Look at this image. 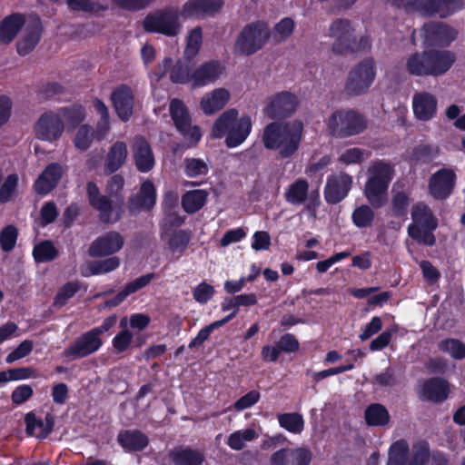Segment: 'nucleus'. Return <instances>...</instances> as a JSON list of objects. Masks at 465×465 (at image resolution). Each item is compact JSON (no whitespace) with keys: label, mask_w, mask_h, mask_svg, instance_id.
Wrapping results in <instances>:
<instances>
[{"label":"nucleus","mask_w":465,"mask_h":465,"mask_svg":"<svg viewBox=\"0 0 465 465\" xmlns=\"http://www.w3.org/2000/svg\"><path fill=\"white\" fill-rule=\"evenodd\" d=\"M252 124L251 116L244 114L238 118V111L234 108L224 111L214 122L212 135L221 139L225 137L228 148L241 145L252 132Z\"/></svg>","instance_id":"nucleus-5"},{"label":"nucleus","mask_w":465,"mask_h":465,"mask_svg":"<svg viewBox=\"0 0 465 465\" xmlns=\"http://www.w3.org/2000/svg\"><path fill=\"white\" fill-rule=\"evenodd\" d=\"M64 130L61 115L52 111L44 113L35 125V133L38 139L46 142L57 141Z\"/></svg>","instance_id":"nucleus-15"},{"label":"nucleus","mask_w":465,"mask_h":465,"mask_svg":"<svg viewBox=\"0 0 465 465\" xmlns=\"http://www.w3.org/2000/svg\"><path fill=\"white\" fill-rule=\"evenodd\" d=\"M352 185V177L346 173L328 176L324 187V198L329 204L341 203L349 193Z\"/></svg>","instance_id":"nucleus-19"},{"label":"nucleus","mask_w":465,"mask_h":465,"mask_svg":"<svg viewBox=\"0 0 465 465\" xmlns=\"http://www.w3.org/2000/svg\"><path fill=\"white\" fill-rule=\"evenodd\" d=\"M203 43V30L201 26L194 27L187 36L184 57L192 61L200 51Z\"/></svg>","instance_id":"nucleus-45"},{"label":"nucleus","mask_w":465,"mask_h":465,"mask_svg":"<svg viewBox=\"0 0 465 465\" xmlns=\"http://www.w3.org/2000/svg\"><path fill=\"white\" fill-rule=\"evenodd\" d=\"M410 205V196L407 193L400 191L395 193L391 198V213L396 218L407 216Z\"/></svg>","instance_id":"nucleus-49"},{"label":"nucleus","mask_w":465,"mask_h":465,"mask_svg":"<svg viewBox=\"0 0 465 465\" xmlns=\"http://www.w3.org/2000/svg\"><path fill=\"white\" fill-rule=\"evenodd\" d=\"M294 21L290 17L281 19L273 27L272 35L276 42L285 41L293 33Z\"/></svg>","instance_id":"nucleus-53"},{"label":"nucleus","mask_w":465,"mask_h":465,"mask_svg":"<svg viewBox=\"0 0 465 465\" xmlns=\"http://www.w3.org/2000/svg\"><path fill=\"white\" fill-rule=\"evenodd\" d=\"M229 99V92L224 88H218L202 98L201 108L205 114H213L222 110Z\"/></svg>","instance_id":"nucleus-33"},{"label":"nucleus","mask_w":465,"mask_h":465,"mask_svg":"<svg viewBox=\"0 0 465 465\" xmlns=\"http://www.w3.org/2000/svg\"><path fill=\"white\" fill-rule=\"evenodd\" d=\"M25 24L23 14L13 13L5 16L0 23V43L8 45L13 42Z\"/></svg>","instance_id":"nucleus-32"},{"label":"nucleus","mask_w":465,"mask_h":465,"mask_svg":"<svg viewBox=\"0 0 465 465\" xmlns=\"http://www.w3.org/2000/svg\"><path fill=\"white\" fill-rule=\"evenodd\" d=\"M364 419L369 426L383 427L390 422L391 416L384 405L371 403L365 409Z\"/></svg>","instance_id":"nucleus-37"},{"label":"nucleus","mask_w":465,"mask_h":465,"mask_svg":"<svg viewBox=\"0 0 465 465\" xmlns=\"http://www.w3.org/2000/svg\"><path fill=\"white\" fill-rule=\"evenodd\" d=\"M154 278V272L143 274L134 279V281L126 283L123 290L127 294V296H129L130 294L134 293L140 291L141 289L146 287Z\"/></svg>","instance_id":"nucleus-62"},{"label":"nucleus","mask_w":465,"mask_h":465,"mask_svg":"<svg viewBox=\"0 0 465 465\" xmlns=\"http://www.w3.org/2000/svg\"><path fill=\"white\" fill-rule=\"evenodd\" d=\"M120 266V259L116 256L94 262L90 265V272L93 275H99L114 271Z\"/></svg>","instance_id":"nucleus-55"},{"label":"nucleus","mask_w":465,"mask_h":465,"mask_svg":"<svg viewBox=\"0 0 465 465\" xmlns=\"http://www.w3.org/2000/svg\"><path fill=\"white\" fill-rule=\"evenodd\" d=\"M437 104L438 101L433 94L428 92L417 93L412 99L413 114L420 121H429L436 115Z\"/></svg>","instance_id":"nucleus-29"},{"label":"nucleus","mask_w":465,"mask_h":465,"mask_svg":"<svg viewBox=\"0 0 465 465\" xmlns=\"http://www.w3.org/2000/svg\"><path fill=\"white\" fill-rule=\"evenodd\" d=\"M94 140V130L87 124L79 127L74 139V146L81 150L86 151L92 144Z\"/></svg>","instance_id":"nucleus-56"},{"label":"nucleus","mask_w":465,"mask_h":465,"mask_svg":"<svg viewBox=\"0 0 465 465\" xmlns=\"http://www.w3.org/2000/svg\"><path fill=\"white\" fill-rule=\"evenodd\" d=\"M214 287L204 281L193 290V297L200 304H206L214 296Z\"/></svg>","instance_id":"nucleus-59"},{"label":"nucleus","mask_w":465,"mask_h":465,"mask_svg":"<svg viewBox=\"0 0 465 465\" xmlns=\"http://www.w3.org/2000/svg\"><path fill=\"white\" fill-rule=\"evenodd\" d=\"M58 216V211L55 203L52 201L43 204L40 210V224L45 227L54 223Z\"/></svg>","instance_id":"nucleus-64"},{"label":"nucleus","mask_w":465,"mask_h":465,"mask_svg":"<svg viewBox=\"0 0 465 465\" xmlns=\"http://www.w3.org/2000/svg\"><path fill=\"white\" fill-rule=\"evenodd\" d=\"M133 333L129 330H123L112 340V345L117 353L125 351L131 345Z\"/></svg>","instance_id":"nucleus-63"},{"label":"nucleus","mask_w":465,"mask_h":465,"mask_svg":"<svg viewBox=\"0 0 465 465\" xmlns=\"http://www.w3.org/2000/svg\"><path fill=\"white\" fill-rule=\"evenodd\" d=\"M59 112L64 121L73 126L80 124L85 118V109L81 104L62 107Z\"/></svg>","instance_id":"nucleus-48"},{"label":"nucleus","mask_w":465,"mask_h":465,"mask_svg":"<svg viewBox=\"0 0 465 465\" xmlns=\"http://www.w3.org/2000/svg\"><path fill=\"white\" fill-rule=\"evenodd\" d=\"M132 150L134 164L140 173H148L154 167V154L145 137L142 135L135 136Z\"/></svg>","instance_id":"nucleus-23"},{"label":"nucleus","mask_w":465,"mask_h":465,"mask_svg":"<svg viewBox=\"0 0 465 465\" xmlns=\"http://www.w3.org/2000/svg\"><path fill=\"white\" fill-rule=\"evenodd\" d=\"M191 232L187 230H177L173 232L168 241L169 248L173 252H183L190 242Z\"/></svg>","instance_id":"nucleus-51"},{"label":"nucleus","mask_w":465,"mask_h":465,"mask_svg":"<svg viewBox=\"0 0 465 465\" xmlns=\"http://www.w3.org/2000/svg\"><path fill=\"white\" fill-rule=\"evenodd\" d=\"M329 35L335 38L332 51L337 54H353L366 51L371 47L369 36H361L359 40L354 35V28L349 19L338 18L329 27Z\"/></svg>","instance_id":"nucleus-6"},{"label":"nucleus","mask_w":465,"mask_h":465,"mask_svg":"<svg viewBox=\"0 0 465 465\" xmlns=\"http://www.w3.org/2000/svg\"><path fill=\"white\" fill-rule=\"evenodd\" d=\"M456 173L452 169L441 168L434 173L429 181L430 195L436 200H446L453 192Z\"/></svg>","instance_id":"nucleus-18"},{"label":"nucleus","mask_w":465,"mask_h":465,"mask_svg":"<svg viewBox=\"0 0 465 465\" xmlns=\"http://www.w3.org/2000/svg\"><path fill=\"white\" fill-rule=\"evenodd\" d=\"M124 178L122 174H114L106 183L105 192L102 194L100 188L94 181L86 183V196L89 205L98 212L101 223H115L122 219L124 198L123 190Z\"/></svg>","instance_id":"nucleus-2"},{"label":"nucleus","mask_w":465,"mask_h":465,"mask_svg":"<svg viewBox=\"0 0 465 465\" xmlns=\"http://www.w3.org/2000/svg\"><path fill=\"white\" fill-rule=\"evenodd\" d=\"M412 5L425 16L447 18L455 12L452 0H414Z\"/></svg>","instance_id":"nucleus-28"},{"label":"nucleus","mask_w":465,"mask_h":465,"mask_svg":"<svg viewBox=\"0 0 465 465\" xmlns=\"http://www.w3.org/2000/svg\"><path fill=\"white\" fill-rule=\"evenodd\" d=\"M298 98L295 94L282 91L272 97L264 108V112L271 119H282L292 115L297 108Z\"/></svg>","instance_id":"nucleus-17"},{"label":"nucleus","mask_w":465,"mask_h":465,"mask_svg":"<svg viewBox=\"0 0 465 465\" xmlns=\"http://www.w3.org/2000/svg\"><path fill=\"white\" fill-rule=\"evenodd\" d=\"M124 243L120 232L110 231L97 237L89 247L91 257H104L119 252Z\"/></svg>","instance_id":"nucleus-21"},{"label":"nucleus","mask_w":465,"mask_h":465,"mask_svg":"<svg viewBox=\"0 0 465 465\" xmlns=\"http://www.w3.org/2000/svg\"><path fill=\"white\" fill-rule=\"evenodd\" d=\"M117 442L125 452H140L149 445V438L140 430H124L118 433Z\"/></svg>","instance_id":"nucleus-30"},{"label":"nucleus","mask_w":465,"mask_h":465,"mask_svg":"<svg viewBox=\"0 0 465 465\" xmlns=\"http://www.w3.org/2000/svg\"><path fill=\"white\" fill-rule=\"evenodd\" d=\"M63 176L62 166L58 163H49L34 183L35 191L45 195L54 190Z\"/></svg>","instance_id":"nucleus-24"},{"label":"nucleus","mask_w":465,"mask_h":465,"mask_svg":"<svg viewBox=\"0 0 465 465\" xmlns=\"http://www.w3.org/2000/svg\"><path fill=\"white\" fill-rule=\"evenodd\" d=\"M143 28L151 34L176 36L181 31L178 9L168 6L148 14L143 18Z\"/></svg>","instance_id":"nucleus-9"},{"label":"nucleus","mask_w":465,"mask_h":465,"mask_svg":"<svg viewBox=\"0 0 465 465\" xmlns=\"http://www.w3.org/2000/svg\"><path fill=\"white\" fill-rule=\"evenodd\" d=\"M421 31L423 45L429 48L446 47L456 38V32L444 23L425 24Z\"/></svg>","instance_id":"nucleus-16"},{"label":"nucleus","mask_w":465,"mask_h":465,"mask_svg":"<svg viewBox=\"0 0 465 465\" xmlns=\"http://www.w3.org/2000/svg\"><path fill=\"white\" fill-rule=\"evenodd\" d=\"M302 134L303 124L301 121H274L265 126L262 141L266 149L278 151V158L288 159L299 150Z\"/></svg>","instance_id":"nucleus-3"},{"label":"nucleus","mask_w":465,"mask_h":465,"mask_svg":"<svg viewBox=\"0 0 465 465\" xmlns=\"http://www.w3.org/2000/svg\"><path fill=\"white\" fill-rule=\"evenodd\" d=\"M376 75L375 63L372 58L360 62L349 74L345 90L350 95H361L371 87Z\"/></svg>","instance_id":"nucleus-11"},{"label":"nucleus","mask_w":465,"mask_h":465,"mask_svg":"<svg viewBox=\"0 0 465 465\" xmlns=\"http://www.w3.org/2000/svg\"><path fill=\"white\" fill-rule=\"evenodd\" d=\"M438 148L430 144H419L412 150L411 157L416 162L429 163L438 155Z\"/></svg>","instance_id":"nucleus-58"},{"label":"nucleus","mask_w":465,"mask_h":465,"mask_svg":"<svg viewBox=\"0 0 465 465\" xmlns=\"http://www.w3.org/2000/svg\"><path fill=\"white\" fill-rule=\"evenodd\" d=\"M25 432L29 436H36L40 440L47 438L54 427V417L51 413H47L45 420L39 419L36 415L30 411L25 416Z\"/></svg>","instance_id":"nucleus-25"},{"label":"nucleus","mask_w":465,"mask_h":465,"mask_svg":"<svg viewBox=\"0 0 465 465\" xmlns=\"http://www.w3.org/2000/svg\"><path fill=\"white\" fill-rule=\"evenodd\" d=\"M156 189L153 183L146 180L141 184L137 193L129 197L127 207L130 214H137L141 211L150 212L156 203Z\"/></svg>","instance_id":"nucleus-20"},{"label":"nucleus","mask_w":465,"mask_h":465,"mask_svg":"<svg viewBox=\"0 0 465 465\" xmlns=\"http://www.w3.org/2000/svg\"><path fill=\"white\" fill-rule=\"evenodd\" d=\"M438 349L441 352L449 353L455 360L465 358V343L458 339L447 338L438 343Z\"/></svg>","instance_id":"nucleus-46"},{"label":"nucleus","mask_w":465,"mask_h":465,"mask_svg":"<svg viewBox=\"0 0 465 465\" xmlns=\"http://www.w3.org/2000/svg\"><path fill=\"white\" fill-rule=\"evenodd\" d=\"M34 395V389L29 384H21L15 388L11 393V401L15 406L26 402Z\"/></svg>","instance_id":"nucleus-60"},{"label":"nucleus","mask_w":465,"mask_h":465,"mask_svg":"<svg viewBox=\"0 0 465 465\" xmlns=\"http://www.w3.org/2000/svg\"><path fill=\"white\" fill-rule=\"evenodd\" d=\"M223 66L218 60L202 64L193 71V87L201 88L214 83L222 74Z\"/></svg>","instance_id":"nucleus-27"},{"label":"nucleus","mask_w":465,"mask_h":465,"mask_svg":"<svg viewBox=\"0 0 465 465\" xmlns=\"http://www.w3.org/2000/svg\"><path fill=\"white\" fill-rule=\"evenodd\" d=\"M189 60H178L171 68L170 80L173 84H186L193 86V70Z\"/></svg>","instance_id":"nucleus-40"},{"label":"nucleus","mask_w":465,"mask_h":465,"mask_svg":"<svg viewBox=\"0 0 465 465\" xmlns=\"http://www.w3.org/2000/svg\"><path fill=\"white\" fill-rule=\"evenodd\" d=\"M450 383L441 377H432L426 380L421 388V397L423 400L434 403L445 401L450 394Z\"/></svg>","instance_id":"nucleus-26"},{"label":"nucleus","mask_w":465,"mask_h":465,"mask_svg":"<svg viewBox=\"0 0 465 465\" xmlns=\"http://www.w3.org/2000/svg\"><path fill=\"white\" fill-rule=\"evenodd\" d=\"M272 36L269 25L257 20L245 25L239 33L233 52L242 56H251L262 50Z\"/></svg>","instance_id":"nucleus-7"},{"label":"nucleus","mask_w":465,"mask_h":465,"mask_svg":"<svg viewBox=\"0 0 465 465\" xmlns=\"http://www.w3.org/2000/svg\"><path fill=\"white\" fill-rule=\"evenodd\" d=\"M24 27V35L16 43L17 53L22 56L30 54L36 47L44 32L42 20L37 14H30L25 17Z\"/></svg>","instance_id":"nucleus-14"},{"label":"nucleus","mask_w":465,"mask_h":465,"mask_svg":"<svg viewBox=\"0 0 465 465\" xmlns=\"http://www.w3.org/2000/svg\"><path fill=\"white\" fill-rule=\"evenodd\" d=\"M277 419L280 426L291 433L299 434L304 429V420L300 413H282L278 414Z\"/></svg>","instance_id":"nucleus-43"},{"label":"nucleus","mask_w":465,"mask_h":465,"mask_svg":"<svg viewBox=\"0 0 465 465\" xmlns=\"http://www.w3.org/2000/svg\"><path fill=\"white\" fill-rule=\"evenodd\" d=\"M18 185V176L12 173L6 176L3 183L0 185V203L10 202L15 193Z\"/></svg>","instance_id":"nucleus-54"},{"label":"nucleus","mask_w":465,"mask_h":465,"mask_svg":"<svg viewBox=\"0 0 465 465\" xmlns=\"http://www.w3.org/2000/svg\"><path fill=\"white\" fill-rule=\"evenodd\" d=\"M68 8L73 11L99 14L107 10V6L91 0H65Z\"/></svg>","instance_id":"nucleus-50"},{"label":"nucleus","mask_w":465,"mask_h":465,"mask_svg":"<svg viewBox=\"0 0 465 465\" xmlns=\"http://www.w3.org/2000/svg\"><path fill=\"white\" fill-rule=\"evenodd\" d=\"M169 113L177 132L190 146L196 145L202 138L201 128L192 124L191 115L184 103L178 98L172 99Z\"/></svg>","instance_id":"nucleus-10"},{"label":"nucleus","mask_w":465,"mask_h":465,"mask_svg":"<svg viewBox=\"0 0 465 465\" xmlns=\"http://www.w3.org/2000/svg\"><path fill=\"white\" fill-rule=\"evenodd\" d=\"M223 4V0H188L182 7L181 15L185 18L213 16Z\"/></svg>","instance_id":"nucleus-22"},{"label":"nucleus","mask_w":465,"mask_h":465,"mask_svg":"<svg viewBox=\"0 0 465 465\" xmlns=\"http://www.w3.org/2000/svg\"><path fill=\"white\" fill-rule=\"evenodd\" d=\"M58 256V250L49 240L37 243L33 249V257L37 263L54 261Z\"/></svg>","instance_id":"nucleus-42"},{"label":"nucleus","mask_w":465,"mask_h":465,"mask_svg":"<svg viewBox=\"0 0 465 465\" xmlns=\"http://www.w3.org/2000/svg\"><path fill=\"white\" fill-rule=\"evenodd\" d=\"M456 59L455 53L450 50L426 47L406 58L405 70L411 76L439 77L452 67Z\"/></svg>","instance_id":"nucleus-4"},{"label":"nucleus","mask_w":465,"mask_h":465,"mask_svg":"<svg viewBox=\"0 0 465 465\" xmlns=\"http://www.w3.org/2000/svg\"><path fill=\"white\" fill-rule=\"evenodd\" d=\"M276 346L280 352L292 353L297 352L300 349V343L296 337L292 333L282 335L276 342Z\"/></svg>","instance_id":"nucleus-61"},{"label":"nucleus","mask_w":465,"mask_h":465,"mask_svg":"<svg viewBox=\"0 0 465 465\" xmlns=\"http://www.w3.org/2000/svg\"><path fill=\"white\" fill-rule=\"evenodd\" d=\"M183 172L187 177L195 178L206 175L209 168L203 160L187 157L183 160Z\"/></svg>","instance_id":"nucleus-47"},{"label":"nucleus","mask_w":465,"mask_h":465,"mask_svg":"<svg viewBox=\"0 0 465 465\" xmlns=\"http://www.w3.org/2000/svg\"><path fill=\"white\" fill-rule=\"evenodd\" d=\"M327 126L332 136L347 138L364 132L367 128V120L356 110L340 109L329 116Z\"/></svg>","instance_id":"nucleus-8"},{"label":"nucleus","mask_w":465,"mask_h":465,"mask_svg":"<svg viewBox=\"0 0 465 465\" xmlns=\"http://www.w3.org/2000/svg\"><path fill=\"white\" fill-rule=\"evenodd\" d=\"M168 455L174 465H202L204 461L203 454L190 447L174 448Z\"/></svg>","instance_id":"nucleus-34"},{"label":"nucleus","mask_w":465,"mask_h":465,"mask_svg":"<svg viewBox=\"0 0 465 465\" xmlns=\"http://www.w3.org/2000/svg\"><path fill=\"white\" fill-rule=\"evenodd\" d=\"M367 172L363 193L370 205L361 204L351 213L353 224L360 229L372 225L375 218L372 208L380 209L387 203L388 189L395 174L394 164L381 159L373 161Z\"/></svg>","instance_id":"nucleus-1"},{"label":"nucleus","mask_w":465,"mask_h":465,"mask_svg":"<svg viewBox=\"0 0 465 465\" xmlns=\"http://www.w3.org/2000/svg\"><path fill=\"white\" fill-rule=\"evenodd\" d=\"M81 288L82 283L79 281L67 282L57 291L54 298V304L57 307L65 306L68 300L74 297Z\"/></svg>","instance_id":"nucleus-44"},{"label":"nucleus","mask_w":465,"mask_h":465,"mask_svg":"<svg viewBox=\"0 0 465 465\" xmlns=\"http://www.w3.org/2000/svg\"><path fill=\"white\" fill-rule=\"evenodd\" d=\"M103 343L102 338L91 329L82 333L73 344L66 347L63 355L72 360L85 358L99 351Z\"/></svg>","instance_id":"nucleus-13"},{"label":"nucleus","mask_w":465,"mask_h":465,"mask_svg":"<svg viewBox=\"0 0 465 465\" xmlns=\"http://www.w3.org/2000/svg\"><path fill=\"white\" fill-rule=\"evenodd\" d=\"M290 465H310L312 453L307 447L289 448Z\"/></svg>","instance_id":"nucleus-57"},{"label":"nucleus","mask_w":465,"mask_h":465,"mask_svg":"<svg viewBox=\"0 0 465 465\" xmlns=\"http://www.w3.org/2000/svg\"><path fill=\"white\" fill-rule=\"evenodd\" d=\"M18 230L13 224L5 226L0 232V246L2 251L8 252H11L17 242Z\"/></svg>","instance_id":"nucleus-52"},{"label":"nucleus","mask_w":465,"mask_h":465,"mask_svg":"<svg viewBox=\"0 0 465 465\" xmlns=\"http://www.w3.org/2000/svg\"><path fill=\"white\" fill-rule=\"evenodd\" d=\"M438 225L430 227H419L417 224H409V236L419 244L425 246H433L436 243V238L433 232Z\"/></svg>","instance_id":"nucleus-39"},{"label":"nucleus","mask_w":465,"mask_h":465,"mask_svg":"<svg viewBox=\"0 0 465 465\" xmlns=\"http://www.w3.org/2000/svg\"><path fill=\"white\" fill-rule=\"evenodd\" d=\"M412 223L419 227H430L439 225L438 219L433 214L431 209L424 203H417L411 208Z\"/></svg>","instance_id":"nucleus-38"},{"label":"nucleus","mask_w":465,"mask_h":465,"mask_svg":"<svg viewBox=\"0 0 465 465\" xmlns=\"http://www.w3.org/2000/svg\"><path fill=\"white\" fill-rule=\"evenodd\" d=\"M409 455V445L405 440L393 442L389 450L387 465H406Z\"/></svg>","instance_id":"nucleus-41"},{"label":"nucleus","mask_w":465,"mask_h":465,"mask_svg":"<svg viewBox=\"0 0 465 465\" xmlns=\"http://www.w3.org/2000/svg\"><path fill=\"white\" fill-rule=\"evenodd\" d=\"M128 156L127 145L123 141L114 143L105 156L104 173L106 175L113 174L120 170L126 162Z\"/></svg>","instance_id":"nucleus-31"},{"label":"nucleus","mask_w":465,"mask_h":465,"mask_svg":"<svg viewBox=\"0 0 465 465\" xmlns=\"http://www.w3.org/2000/svg\"><path fill=\"white\" fill-rule=\"evenodd\" d=\"M308 191V181L299 178L288 186L284 193L285 201L292 205L302 204L307 200Z\"/></svg>","instance_id":"nucleus-36"},{"label":"nucleus","mask_w":465,"mask_h":465,"mask_svg":"<svg viewBox=\"0 0 465 465\" xmlns=\"http://www.w3.org/2000/svg\"><path fill=\"white\" fill-rule=\"evenodd\" d=\"M110 101L117 117L124 123L128 122L134 110V89L127 84H120L112 90Z\"/></svg>","instance_id":"nucleus-12"},{"label":"nucleus","mask_w":465,"mask_h":465,"mask_svg":"<svg viewBox=\"0 0 465 465\" xmlns=\"http://www.w3.org/2000/svg\"><path fill=\"white\" fill-rule=\"evenodd\" d=\"M208 193L203 189H195L186 192L182 196V207L188 213H195L200 211L206 203Z\"/></svg>","instance_id":"nucleus-35"}]
</instances>
